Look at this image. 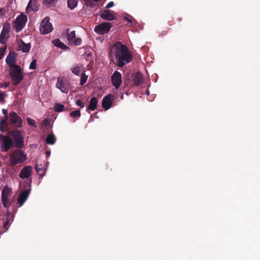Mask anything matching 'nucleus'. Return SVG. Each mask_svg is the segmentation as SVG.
<instances>
[{
  "mask_svg": "<svg viewBox=\"0 0 260 260\" xmlns=\"http://www.w3.org/2000/svg\"><path fill=\"white\" fill-rule=\"evenodd\" d=\"M11 29V25L9 23H5L3 27L2 31L0 35V43L5 44L9 38V32Z\"/></svg>",
  "mask_w": 260,
  "mask_h": 260,
  "instance_id": "obj_12",
  "label": "nucleus"
},
{
  "mask_svg": "<svg viewBox=\"0 0 260 260\" xmlns=\"http://www.w3.org/2000/svg\"><path fill=\"white\" fill-rule=\"evenodd\" d=\"M10 75L14 85L19 84L24 78L21 68L19 66L12 68Z\"/></svg>",
  "mask_w": 260,
  "mask_h": 260,
  "instance_id": "obj_4",
  "label": "nucleus"
},
{
  "mask_svg": "<svg viewBox=\"0 0 260 260\" xmlns=\"http://www.w3.org/2000/svg\"><path fill=\"white\" fill-rule=\"evenodd\" d=\"M5 96L4 92H0V102H2L4 100Z\"/></svg>",
  "mask_w": 260,
  "mask_h": 260,
  "instance_id": "obj_42",
  "label": "nucleus"
},
{
  "mask_svg": "<svg viewBox=\"0 0 260 260\" xmlns=\"http://www.w3.org/2000/svg\"><path fill=\"white\" fill-rule=\"evenodd\" d=\"M20 49L23 52L27 53L29 51L31 48L30 43H25L22 40H21V43L19 44Z\"/></svg>",
  "mask_w": 260,
  "mask_h": 260,
  "instance_id": "obj_24",
  "label": "nucleus"
},
{
  "mask_svg": "<svg viewBox=\"0 0 260 260\" xmlns=\"http://www.w3.org/2000/svg\"><path fill=\"white\" fill-rule=\"evenodd\" d=\"M77 4L76 0H68V6L72 10L74 9Z\"/></svg>",
  "mask_w": 260,
  "mask_h": 260,
  "instance_id": "obj_30",
  "label": "nucleus"
},
{
  "mask_svg": "<svg viewBox=\"0 0 260 260\" xmlns=\"http://www.w3.org/2000/svg\"><path fill=\"white\" fill-rule=\"evenodd\" d=\"M39 5L37 0H30L27 7L26 11L36 12L39 10Z\"/></svg>",
  "mask_w": 260,
  "mask_h": 260,
  "instance_id": "obj_19",
  "label": "nucleus"
},
{
  "mask_svg": "<svg viewBox=\"0 0 260 260\" xmlns=\"http://www.w3.org/2000/svg\"><path fill=\"white\" fill-rule=\"evenodd\" d=\"M76 104L78 106H79L81 108H83L85 106L84 103L82 102L80 100H76Z\"/></svg>",
  "mask_w": 260,
  "mask_h": 260,
  "instance_id": "obj_38",
  "label": "nucleus"
},
{
  "mask_svg": "<svg viewBox=\"0 0 260 260\" xmlns=\"http://www.w3.org/2000/svg\"><path fill=\"white\" fill-rule=\"evenodd\" d=\"M4 52H5V50L1 48L0 49V60L3 57V56L4 54Z\"/></svg>",
  "mask_w": 260,
  "mask_h": 260,
  "instance_id": "obj_41",
  "label": "nucleus"
},
{
  "mask_svg": "<svg viewBox=\"0 0 260 260\" xmlns=\"http://www.w3.org/2000/svg\"><path fill=\"white\" fill-rule=\"evenodd\" d=\"M26 159V155L20 149L14 150L10 155V164L14 167L17 164L22 163Z\"/></svg>",
  "mask_w": 260,
  "mask_h": 260,
  "instance_id": "obj_3",
  "label": "nucleus"
},
{
  "mask_svg": "<svg viewBox=\"0 0 260 260\" xmlns=\"http://www.w3.org/2000/svg\"><path fill=\"white\" fill-rule=\"evenodd\" d=\"M87 78L88 76L86 75V74H85V71H84L81 74L80 85L81 86L83 85L86 82Z\"/></svg>",
  "mask_w": 260,
  "mask_h": 260,
  "instance_id": "obj_29",
  "label": "nucleus"
},
{
  "mask_svg": "<svg viewBox=\"0 0 260 260\" xmlns=\"http://www.w3.org/2000/svg\"><path fill=\"white\" fill-rule=\"evenodd\" d=\"M11 192V189L8 186H5L3 189L2 192V201L5 208H8L10 206L9 197Z\"/></svg>",
  "mask_w": 260,
  "mask_h": 260,
  "instance_id": "obj_13",
  "label": "nucleus"
},
{
  "mask_svg": "<svg viewBox=\"0 0 260 260\" xmlns=\"http://www.w3.org/2000/svg\"><path fill=\"white\" fill-rule=\"evenodd\" d=\"M109 56L111 61L120 68L129 63L133 60V55L127 47L120 42H117L112 45Z\"/></svg>",
  "mask_w": 260,
  "mask_h": 260,
  "instance_id": "obj_1",
  "label": "nucleus"
},
{
  "mask_svg": "<svg viewBox=\"0 0 260 260\" xmlns=\"http://www.w3.org/2000/svg\"><path fill=\"white\" fill-rule=\"evenodd\" d=\"M9 135L14 140L15 146L17 148H22L24 146L23 137L20 131L17 129L9 131Z\"/></svg>",
  "mask_w": 260,
  "mask_h": 260,
  "instance_id": "obj_5",
  "label": "nucleus"
},
{
  "mask_svg": "<svg viewBox=\"0 0 260 260\" xmlns=\"http://www.w3.org/2000/svg\"><path fill=\"white\" fill-rule=\"evenodd\" d=\"M125 19L128 22H131V23H133L135 21V19H134L132 16H129V18L125 17Z\"/></svg>",
  "mask_w": 260,
  "mask_h": 260,
  "instance_id": "obj_39",
  "label": "nucleus"
},
{
  "mask_svg": "<svg viewBox=\"0 0 260 260\" xmlns=\"http://www.w3.org/2000/svg\"><path fill=\"white\" fill-rule=\"evenodd\" d=\"M70 115L73 118H79L81 116L80 111L79 110L74 111L70 113Z\"/></svg>",
  "mask_w": 260,
  "mask_h": 260,
  "instance_id": "obj_31",
  "label": "nucleus"
},
{
  "mask_svg": "<svg viewBox=\"0 0 260 260\" xmlns=\"http://www.w3.org/2000/svg\"><path fill=\"white\" fill-rule=\"evenodd\" d=\"M32 168L27 166L24 167L20 171L19 177L22 179L28 178L31 174Z\"/></svg>",
  "mask_w": 260,
  "mask_h": 260,
  "instance_id": "obj_18",
  "label": "nucleus"
},
{
  "mask_svg": "<svg viewBox=\"0 0 260 260\" xmlns=\"http://www.w3.org/2000/svg\"><path fill=\"white\" fill-rule=\"evenodd\" d=\"M70 83L65 78L58 77L56 84V86L60 91L65 93H68L69 90Z\"/></svg>",
  "mask_w": 260,
  "mask_h": 260,
  "instance_id": "obj_11",
  "label": "nucleus"
},
{
  "mask_svg": "<svg viewBox=\"0 0 260 260\" xmlns=\"http://www.w3.org/2000/svg\"><path fill=\"white\" fill-rule=\"evenodd\" d=\"M37 68V60L33 59L29 65V69L31 70H35Z\"/></svg>",
  "mask_w": 260,
  "mask_h": 260,
  "instance_id": "obj_35",
  "label": "nucleus"
},
{
  "mask_svg": "<svg viewBox=\"0 0 260 260\" xmlns=\"http://www.w3.org/2000/svg\"><path fill=\"white\" fill-rule=\"evenodd\" d=\"M0 141L1 150L3 152L8 151L13 145V141L9 136L0 134Z\"/></svg>",
  "mask_w": 260,
  "mask_h": 260,
  "instance_id": "obj_7",
  "label": "nucleus"
},
{
  "mask_svg": "<svg viewBox=\"0 0 260 260\" xmlns=\"http://www.w3.org/2000/svg\"><path fill=\"white\" fill-rule=\"evenodd\" d=\"M114 3L113 2H109L106 7V8L108 9L114 6Z\"/></svg>",
  "mask_w": 260,
  "mask_h": 260,
  "instance_id": "obj_40",
  "label": "nucleus"
},
{
  "mask_svg": "<svg viewBox=\"0 0 260 260\" xmlns=\"http://www.w3.org/2000/svg\"><path fill=\"white\" fill-rule=\"evenodd\" d=\"M85 5L87 7H90L91 8H93L95 7L96 5V3L92 0H88L85 3Z\"/></svg>",
  "mask_w": 260,
  "mask_h": 260,
  "instance_id": "obj_34",
  "label": "nucleus"
},
{
  "mask_svg": "<svg viewBox=\"0 0 260 260\" xmlns=\"http://www.w3.org/2000/svg\"><path fill=\"white\" fill-rule=\"evenodd\" d=\"M26 120H27V122L28 124L29 125H31L35 127H37L36 122L34 119H32L30 118H27Z\"/></svg>",
  "mask_w": 260,
  "mask_h": 260,
  "instance_id": "obj_36",
  "label": "nucleus"
},
{
  "mask_svg": "<svg viewBox=\"0 0 260 260\" xmlns=\"http://www.w3.org/2000/svg\"><path fill=\"white\" fill-rule=\"evenodd\" d=\"M113 100V95L109 94L106 95L102 100V106L103 108L107 110L112 106Z\"/></svg>",
  "mask_w": 260,
  "mask_h": 260,
  "instance_id": "obj_15",
  "label": "nucleus"
},
{
  "mask_svg": "<svg viewBox=\"0 0 260 260\" xmlns=\"http://www.w3.org/2000/svg\"><path fill=\"white\" fill-rule=\"evenodd\" d=\"M27 21V17L23 13H21L16 18L14 23H15V30L17 32L21 31L25 25Z\"/></svg>",
  "mask_w": 260,
  "mask_h": 260,
  "instance_id": "obj_8",
  "label": "nucleus"
},
{
  "mask_svg": "<svg viewBox=\"0 0 260 260\" xmlns=\"http://www.w3.org/2000/svg\"><path fill=\"white\" fill-rule=\"evenodd\" d=\"M64 106L61 104H56L54 106V109L56 112H61L63 110Z\"/></svg>",
  "mask_w": 260,
  "mask_h": 260,
  "instance_id": "obj_32",
  "label": "nucleus"
},
{
  "mask_svg": "<svg viewBox=\"0 0 260 260\" xmlns=\"http://www.w3.org/2000/svg\"><path fill=\"white\" fill-rule=\"evenodd\" d=\"M3 113L4 114V117L1 118L0 120V131L1 132L5 131V128L3 126L4 124L6 123V121L8 120L9 116L8 115L7 110L3 109L2 110Z\"/></svg>",
  "mask_w": 260,
  "mask_h": 260,
  "instance_id": "obj_22",
  "label": "nucleus"
},
{
  "mask_svg": "<svg viewBox=\"0 0 260 260\" xmlns=\"http://www.w3.org/2000/svg\"><path fill=\"white\" fill-rule=\"evenodd\" d=\"M67 38L69 44L71 46H79L82 43L81 39L76 37V32L75 30L69 32V30H67Z\"/></svg>",
  "mask_w": 260,
  "mask_h": 260,
  "instance_id": "obj_9",
  "label": "nucleus"
},
{
  "mask_svg": "<svg viewBox=\"0 0 260 260\" xmlns=\"http://www.w3.org/2000/svg\"><path fill=\"white\" fill-rule=\"evenodd\" d=\"M49 21L50 18L49 17H46L41 21L40 26V30L42 34H48L52 31L53 26Z\"/></svg>",
  "mask_w": 260,
  "mask_h": 260,
  "instance_id": "obj_6",
  "label": "nucleus"
},
{
  "mask_svg": "<svg viewBox=\"0 0 260 260\" xmlns=\"http://www.w3.org/2000/svg\"><path fill=\"white\" fill-rule=\"evenodd\" d=\"M146 93L149 94V91H148V90L146 91Z\"/></svg>",
  "mask_w": 260,
  "mask_h": 260,
  "instance_id": "obj_46",
  "label": "nucleus"
},
{
  "mask_svg": "<svg viewBox=\"0 0 260 260\" xmlns=\"http://www.w3.org/2000/svg\"><path fill=\"white\" fill-rule=\"evenodd\" d=\"M3 126L5 130L10 129L11 127H21L22 126V119L16 112L12 111L10 113L8 120L6 121V123L4 124Z\"/></svg>",
  "mask_w": 260,
  "mask_h": 260,
  "instance_id": "obj_2",
  "label": "nucleus"
},
{
  "mask_svg": "<svg viewBox=\"0 0 260 260\" xmlns=\"http://www.w3.org/2000/svg\"><path fill=\"white\" fill-rule=\"evenodd\" d=\"M100 16L102 19L108 21L113 20L116 19L115 13L109 10L102 11Z\"/></svg>",
  "mask_w": 260,
  "mask_h": 260,
  "instance_id": "obj_16",
  "label": "nucleus"
},
{
  "mask_svg": "<svg viewBox=\"0 0 260 260\" xmlns=\"http://www.w3.org/2000/svg\"><path fill=\"white\" fill-rule=\"evenodd\" d=\"M52 43L55 46L60 48L63 50H66L67 48H69L68 46H67L58 39L53 40L52 41Z\"/></svg>",
  "mask_w": 260,
  "mask_h": 260,
  "instance_id": "obj_25",
  "label": "nucleus"
},
{
  "mask_svg": "<svg viewBox=\"0 0 260 260\" xmlns=\"http://www.w3.org/2000/svg\"><path fill=\"white\" fill-rule=\"evenodd\" d=\"M46 156H47V157H48V156H50V152L46 151Z\"/></svg>",
  "mask_w": 260,
  "mask_h": 260,
  "instance_id": "obj_44",
  "label": "nucleus"
},
{
  "mask_svg": "<svg viewBox=\"0 0 260 260\" xmlns=\"http://www.w3.org/2000/svg\"><path fill=\"white\" fill-rule=\"evenodd\" d=\"M29 193V191L27 189H25L22 192H21L19 197L18 199V203L19 204V206H22L24 203L27 200L28 194Z\"/></svg>",
  "mask_w": 260,
  "mask_h": 260,
  "instance_id": "obj_20",
  "label": "nucleus"
},
{
  "mask_svg": "<svg viewBox=\"0 0 260 260\" xmlns=\"http://www.w3.org/2000/svg\"><path fill=\"white\" fill-rule=\"evenodd\" d=\"M55 1V0H45L48 4H51L52 3H54Z\"/></svg>",
  "mask_w": 260,
  "mask_h": 260,
  "instance_id": "obj_43",
  "label": "nucleus"
},
{
  "mask_svg": "<svg viewBox=\"0 0 260 260\" xmlns=\"http://www.w3.org/2000/svg\"><path fill=\"white\" fill-rule=\"evenodd\" d=\"M14 220V215L11 214L10 212L8 211L6 214V221H8V222L12 223Z\"/></svg>",
  "mask_w": 260,
  "mask_h": 260,
  "instance_id": "obj_33",
  "label": "nucleus"
},
{
  "mask_svg": "<svg viewBox=\"0 0 260 260\" xmlns=\"http://www.w3.org/2000/svg\"><path fill=\"white\" fill-rule=\"evenodd\" d=\"M10 222H8V221L5 220L3 225V228L5 230V231H7L8 230V228L10 226Z\"/></svg>",
  "mask_w": 260,
  "mask_h": 260,
  "instance_id": "obj_37",
  "label": "nucleus"
},
{
  "mask_svg": "<svg viewBox=\"0 0 260 260\" xmlns=\"http://www.w3.org/2000/svg\"><path fill=\"white\" fill-rule=\"evenodd\" d=\"M35 169L36 172L39 173L40 176L42 177L44 175L45 170L43 167L42 165L37 164L36 165Z\"/></svg>",
  "mask_w": 260,
  "mask_h": 260,
  "instance_id": "obj_28",
  "label": "nucleus"
},
{
  "mask_svg": "<svg viewBox=\"0 0 260 260\" xmlns=\"http://www.w3.org/2000/svg\"><path fill=\"white\" fill-rule=\"evenodd\" d=\"M56 138L53 133L49 134L46 140V143L49 145H53L55 143Z\"/></svg>",
  "mask_w": 260,
  "mask_h": 260,
  "instance_id": "obj_27",
  "label": "nucleus"
},
{
  "mask_svg": "<svg viewBox=\"0 0 260 260\" xmlns=\"http://www.w3.org/2000/svg\"><path fill=\"white\" fill-rule=\"evenodd\" d=\"M111 82L116 89L120 86L122 83V75L119 72L115 71L114 72L111 76Z\"/></svg>",
  "mask_w": 260,
  "mask_h": 260,
  "instance_id": "obj_14",
  "label": "nucleus"
},
{
  "mask_svg": "<svg viewBox=\"0 0 260 260\" xmlns=\"http://www.w3.org/2000/svg\"><path fill=\"white\" fill-rule=\"evenodd\" d=\"M3 14V10L0 9V16L2 15Z\"/></svg>",
  "mask_w": 260,
  "mask_h": 260,
  "instance_id": "obj_45",
  "label": "nucleus"
},
{
  "mask_svg": "<svg viewBox=\"0 0 260 260\" xmlns=\"http://www.w3.org/2000/svg\"><path fill=\"white\" fill-rule=\"evenodd\" d=\"M134 84L136 86L141 85L143 82V75L140 72H136L133 76Z\"/></svg>",
  "mask_w": 260,
  "mask_h": 260,
  "instance_id": "obj_21",
  "label": "nucleus"
},
{
  "mask_svg": "<svg viewBox=\"0 0 260 260\" xmlns=\"http://www.w3.org/2000/svg\"><path fill=\"white\" fill-rule=\"evenodd\" d=\"M84 71V68L81 64H78L72 69V72L76 75H79L81 72Z\"/></svg>",
  "mask_w": 260,
  "mask_h": 260,
  "instance_id": "obj_26",
  "label": "nucleus"
},
{
  "mask_svg": "<svg viewBox=\"0 0 260 260\" xmlns=\"http://www.w3.org/2000/svg\"><path fill=\"white\" fill-rule=\"evenodd\" d=\"M16 54L14 52H10L6 57V62L11 69L19 66L16 64Z\"/></svg>",
  "mask_w": 260,
  "mask_h": 260,
  "instance_id": "obj_17",
  "label": "nucleus"
},
{
  "mask_svg": "<svg viewBox=\"0 0 260 260\" xmlns=\"http://www.w3.org/2000/svg\"><path fill=\"white\" fill-rule=\"evenodd\" d=\"M112 27L110 22H105L97 25L94 29L95 32L99 35H104L108 33Z\"/></svg>",
  "mask_w": 260,
  "mask_h": 260,
  "instance_id": "obj_10",
  "label": "nucleus"
},
{
  "mask_svg": "<svg viewBox=\"0 0 260 260\" xmlns=\"http://www.w3.org/2000/svg\"><path fill=\"white\" fill-rule=\"evenodd\" d=\"M98 103V99L95 97H92L90 100L89 104L87 108V110L94 111L96 109Z\"/></svg>",
  "mask_w": 260,
  "mask_h": 260,
  "instance_id": "obj_23",
  "label": "nucleus"
}]
</instances>
